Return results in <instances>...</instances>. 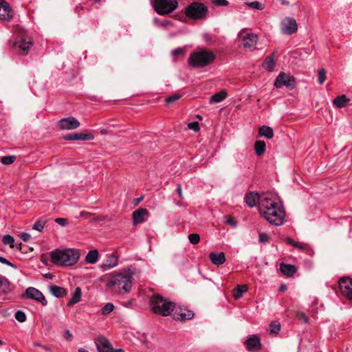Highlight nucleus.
<instances>
[{
	"instance_id": "1",
	"label": "nucleus",
	"mask_w": 352,
	"mask_h": 352,
	"mask_svg": "<svg viewBox=\"0 0 352 352\" xmlns=\"http://www.w3.org/2000/svg\"><path fill=\"white\" fill-rule=\"evenodd\" d=\"M258 212L266 221L276 226H280L285 221V208L278 197L275 194L271 192L261 194Z\"/></svg>"
},
{
	"instance_id": "2",
	"label": "nucleus",
	"mask_w": 352,
	"mask_h": 352,
	"mask_svg": "<svg viewBox=\"0 0 352 352\" xmlns=\"http://www.w3.org/2000/svg\"><path fill=\"white\" fill-rule=\"evenodd\" d=\"M133 273L130 270L111 274L107 279V287L111 292L122 294L128 293L132 288Z\"/></svg>"
},
{
	"instance_id": "3",
	"label": "nucleus",
	"mask_w": 352,
	"mask_h": 352,
	"mask_svg": "<svg viewBox=\"0 0 352 352\" xmlns=\"http://www.w3.org/2000/svg\"><path fill=\"white\" fill-rule=\"evenodd\" d=\"M52 262L59 266H71L76 264L80 257L79 251L74 248L56 249L50 254Z\"/></svg>"
},
{
	"instance_id": "4",
	"label": "nucleus",
	"mask_w": 352,
	"mask_h": 352,
	"mask_svg": "<svg viewBox=\"0 0 352 352\" xmlns=\"http://www.w3.org/2000/svg\"><path fill=\"white\" fill-rule=\"evenodd\" d=\"M150 306L155 314L167 316L173 311L174 303L159 294H155L150 299Z\"/></svg>"
},
{
	"instance_id": "5",
	"label": "nucleus",
	"mask_w": 352,
	"mask_h": 352,
	"mask_svg": "<svg viewBox=\"0 0 352 352\" xmlns=\"http://www.w3.org/2000/svg\"><path fill=\"white\" fill-rule=\"evenodd\" d=\"M215 58L214 54L212 52L206 50H200L192 52L188 60L189 65L203 68L210 65Z\"/></svg>"
},
{
	"instance_id": "6",
	"label": "nucleus",
	"mask_w": 352,
	"mask_h": 352,
	"mask_svg": "<svg viewBox=\"0 0 352 352\" xmlns=\"http://www.w3.org/2000/svg\"><path fill=\"white\" fill-rule=\"evenodd\" d=\"M177 0H155L154 9L160 15H165L173 12L177 8Z\"/></svg>"
},
{
	"instance_id": "7",
	"label": "nucleus",
	"mask_w": 352,
	"mask_h": 352,
	"mask_svg": "<svg viewBox=\"0 0 352 352\" xmlns=\"http://www.w3.org/2000/svg\"><path fill=\"white\" fill-rule=\"evenodd\" d=\"M208 12V8L201 3L194 2L188 6L185 10L186 15L193 19L204 18Z\"/></svg>"
},
{
	"instance_id": "8",
	"label": "nucleus",
	"mask_w": 352,
	"mask_h": 352,
	"mask_svg": "<svg viewBox=\"0 0 352 352\" xmlns=\"http://www.w3.org/2000/svg\"><path fill=\"white\" fill-rule=\"evenodd\" d=\"M280 29L282 34L292 35L298 30L296 21L293 17H285L280 21Z\"/></svg>"
},
{
	"instance_id": "9",
	"label": "nucleus",
	"mask_w": 352,
	"mask_h": 352,
	"mask_svg": "<svg viewBox=\"0 0 352 352\" xmlns=\"http://www.w3.org/2000/svg\"><path fill=\"white\" fill-rule=\"evenodd\" d=\"M23 298H28L39 302L43 306H46L47 301L41 291L35 287H28L21 296Z\"/></svg>"
},
{
	"instance_id": "10",
	"label": "nucleus",
	"mask_w": 352,
	"mask_h": 352,
	"mask_svg": "<svg viewBox=\"0 0 352 352\" xmlns=\"http://www.w3.org/2000/svg\"><path fill=\"white\" fill-rule=\"evenodd\" d=\"M274 86L277 88H280L283 86L294 88L295 87L294 77L284 72H280L274 81Z\"/></svg>"
},
{
	"instance_id": "11",
	"label": "nucleus",
	"mask_w": 352,
	"mask_h": 352,
	"mask_svg": "<svg viewBox=\"0 0 352 352\" xmlns=\"http://www.w3.org/2000/svg\"><path fill=\"white\" fill-rule=\"evenodd\" d=\"M175 320L180 321H185L193 318L194 313L192 311L187 309L186 307H177L174 306L173 311L170 314Z\"/></svg>"
},
{
	"instance_id": "12",
	"label": "nucleus",
	"mask_w": 352,
	"mask_h": 352,
	"mask_svg": "<svg viewBox=\"0 0 352 352\" xmlns=\"http://www.w3.org/2000/svg\"><path fill=\"white\" fill-rule=\"evenodd\" d=\"M339 287L341 293L348 299L352 300V278L342 277L339 280Z\"/></svg>"
},
{
	"instance_id": "13",
	"label": "nucleus",
	"mask_w": 352,
	"mask_h": 352,
	"mask_svg": "<svg viewBox=\"0 0 352 352\" xmlns=\"http://www.w3.org/2000/svg\"><path fill=\"white\" fill-rule=\"evenodd\" d=\"M58 126L60 129L71 130L76 129L80 126V122L74 117L64 118L58 122Z\"/></svg>"
},
{
	"instance_id": "14",
	"label": "nucleus",
	"mask_w": 352,
	"mask_h": 352,
	"mask_svg": "<svg viewBox=\"0 0 352 352\" xmlns=\"http://www.w3.org/2000/svg\"><path fill=\"white\" fill-rule=\"evenodd\" d=\"M13 18V11L5 0H0V19L10 21Z\"/></svg>"
},
{
	"instance_id": "15",
	"label": "nucleus",
	"mask_w": 352,
	"mask_h": 352,
	"mask_svg": "<svg viewBox=\"0 0 352 352\" xmlns=\"http://www.w3.org/2000/svg\"><path fill=\"white\" fill-rule=\"evenodd\" d=\"M261 199V194L259 195L256 192H250L246 193L244 196V201L248 206L253 208L258 205V210H259V204Z\"/></svg>"
},
{
	"instance_id": "16",
	"label": "nucleus",
	"mask_w": 352,
	"mask_h": 352,
	"mask_svg": "<svg viewBox=\"0 0 352 352\" xmlns=\"http://www.w3.org/2000/svg\"><path fill=\"white\" fill-rule=\"evenodd\" d=\"M258 42V36L254 33H248L243 37L242 45L243 47L252 50L255 48V46Z\"/></svg>"
},
{
	"instance_id": "17",
	"label": "nucleus",
	"mask_w": 352,
	"mask_h": 352,
	"mask_svg": "<svg viewBox=\"0 0 352 352\" xmlns=\"http://www.w3.org/2000/svg\"><path fill=\"white\" fill-rule=\"evenodd\" d=\"M32 45L33 43L30 39L21 38L19 41L15 42L14 46L15 49L18 50L19 54H26Z\"/></svg>"
},
{
	"instance_id": "18",
	"label": "nucleus",
	"mask_w": 352,
	"mask_h": 352,
	"mask_svg": "<svg viewBox=\"0 0 352 352\" xmlns=\"http://www.w3.org/2000/svg\"><path fill=\"white\" fill-rule=\"evenodd\" d=\"M15 288L14 285L8 278L0 275V295H7Z\"/></svg>"
},
{
	"instance_id": "19",
	"label": "nucleus",
	"mask_w": 352,
	"mask_h": 352,
	"mask_svg": "<svg viewBox=\"0 0 352 352\" xmlns=\"http://www.w3.org/2000/svg\"><path fill=\"white\" fill-rule=\"evenodd\" d=\"M95 344L98 352H110L111 344L104 336H100L95 339Z\"/></svg>"
},
{
	"instance_id": "20",
	"label": "nucleus",
	"mask_w": 352,
	"mask_h": 352,
	"mask_svg": "<svg viewBox=\"0 0 352 352\" xmlns=\"http://www.w3.org/2000/svg\"><path fill=\"white\" fill-rule=\"evenodd\" d=\"M94 136L90 133H72L64 137L66 140H92Z\"/></svg>"
},
{
	"instance_id": "21",
	"label": "nucleus",
	"mask_w": 352,
	"mask_h": 352,
	"mask_svg": "<svg viewBox=\"0 0 352 352\" xmlns=\"http://www.w3.org/2000/svg\"><path fill=\"white\" fill-rule=\"evenodd\" d=\"M246 348L248 351H256L261 348L260 339L256 335H251L245 340Z\"/></svg>"
},
{
	"instance_id": "22",
	"label": "nucleus",
	"mask_w": 352,
	"mask_h": 352,
	"mask_svg": "<svg viewBox=\"0 0 352 352\" xmlns=\"http://www.w3.org/2000/svg\"><path fill=\"white\" fill-rule=\"evenodd\" d=\"M148 211L145 208H138L133 212V219L135 224L143 223L146 221L145 217L148 215Z\"/></svg>"
},
{
	"instance_id": "23",
	"label": "nucleus",
	"mask_w": 352,
	"mask_h": 352,
	"mask_svg": "<svg viewBox=\"0 0 352 352\" xmlns=\"http://www.w3.org/2000/svg\"><path fill=\"white\" fill-rule=\"evenodd\" d=\"M209 258L211 262L216 265H222L226 261V256L223 252L218 254L212 252L209 254Z\"/></svg>"
},
{
	"instance_id": "24",
	"label": "nucleus",
	"mask_w": 352,
	"mask_h": 352,
	"mask_svg": "<svg viewBox=\"0 0 352 352\" xmlns=\"http://www.w3.org/2000/svg\"><path fill=\"white\" fill-rule=\"evenodd\" d=\"M274 58H275V53L273 52L270 55H269L268 56H267L265 58V59L264 60V61L262 64V67L265 69H266L269 72L273 71L274 69V67H275Z\"/></svg>"
},
{
	"instance_id": "25",
	"label": "nucleus",
	"mask_w": 352,
	"mask_h": 352,
	"mask_svg": "<svg viewBox=\"0 0 352 352\" xmlns=\"http://www.w3.org/2000/svg\"><path fill=\"white\" fill-rule=\"evenodd\" d=\"M50 291L56 298H63L67 295V291L63 287L58 285L50 286Z\"/></svg>"
},
{
	"instance_id": "26",
	"label": "nucleus",
	"mask_w": 352,
	"mask_h": 352,
	"mask_svg": "<svg viewBox=\"0 0 352 352\" xmlns=\"http://www.w3.org/2000/svg\"><path fill=\"white\" fill-rule=\"evenodd\" d=\"M259 135L267 139H272L274 136V131L271 126L263 125L258 129Z\"/></svg>"
},
{
	"instance_id": "27",
	"label": "nucleus",
	"mask_w": 352,
	"mask_h": 352,
	"mask_svg": "<svg viewBox=\"0 0 352 352\" xmlns=\"http://www.w3.org/2000/svg\"><path fill=\"white\" fill-rule=\"evenodd\" d=\"M280 270L283 274L288 276H293L296 272V267L291 264L281 263Z\"/></svg>"
},
{
	"instance_id": "28",
	"label": "nucleus",
	"mask_w": 352,
	"mask_h": 352,
	"mask_svg": "<svg viewBox=\"0 0 352 352\" xmlns=\"http://www.w3.org/2000/svg\"><path fill=\"white\" fill-rule=\"evenodd\" d=\"M82 296L81 289L78 287L75 289L74 292L72 294V298L67 302V306L71 307L80 301Z\"/></svg>"
},
{
	"instance_id": "29",
	"label": "nucleus",
	"mask_w": 352,
	"mask_h": 352,
	"mask_svg": "<svg viewBox=\"0 0 352 352\" xmlns=\"http://www.w3.org/2000/svg\"><path fill=\"white\" fill-rule=\"evenodd\" d=\"M350 100L346 97V95L342 94L336 97L333 100V104L338 108H342L346 106Z\"/></svg>"
},
{
	"instance_id": "30",
	"label": "nucleus",
	"mask_w": 352,
	"mask_h": 352,
	"mask_svg": "<svg viewBox=\"0 0 352 352\" xmlns=\"http://www.w3.org/2000/svg\"><path fill=\"white\" fill-rule=\"evenodd\" d=\"M266 144L264 141L256 140L254 145L255 153L258 156H261L265 152Z\"/></svg>"
},
{
	"instance_id": "31",
	"label": "nucleus",
	"mask_w": 352,
	"mask_h": 352,
	"mask_svg": "<svg viewBox=\"0 0 352 352\" xmlns=\"http://www.w3.org/2000/svg\"><path fill=\"white\" fill-rule=\"evenodd\" d=\"M118 265V259L116 256L111 255L105 261L103 264L104 270L111 269Z\"/></svg>"
},
{
	"instance_id": "32",
	"label": "nucleus",
	"mask_w": 352,
	"mask_h": 352,
	"mask_svg": "<svg viewBox=\"0 0 352 352\" xmlns=\"http://www.w3.org/2000/svg\"><path fill=\"white\" fill-rule=\"evenodd\" d=\"M227 96V93L226 91H220L219 92L213 94L210 98V102H221L223 101Z\"/></svg>"
},
{
	"instance_id": "33",
	"label": "nucleus",
	"mask_w": 352,
	"mask_h": 352,
	"mask_svg": "<svg viewBox=\"0 0 352 352\" xmlns=\"http://www.w3.org/2000/svg\"><path fill=\"white\" fill-rule=\"evenodd\" d=\"M98 252L96 250L89 251L85 256L86 262L90 264L96 263L98 261Z\"/></svg>"
},
{
	"instance_id": "34",
	"label": "nucleus",
	"mask_w": 352,
	"mask_h": 352,
	"mask_svg": "<svg viewBox=\"0 0 352 352\" xmlns=\"http://www.w3.org/2000/svg\"><path fill=\"white\" fill-rule=\"evenodd\" d=\"M153 23L155 25L161 27L163 28H168V27L173 26V23L172 21H170L169 20H166V19L160 20L157 18L153 19Z\"/></svg>"
},
{
	"instance_id": "35",
	"label": "nucleus",
	"mask_w": 352,
	"mask_h": 352,
	"mask_svg": "<svg viewBox=\"0 0 352 352\" xmlns=\"http://www.w3.org/2000/svg\"><path fill=\"white\" fill-rule=\"evenodd\" d=\"M280 329V324L278 322H272L269 326V331L272 335H276Z\"/></svg>"
},
{
	"instance_id": "36",
	"label": "nucleus",
	"mask_w": 352,
	"mask_h": 352,
	"mask_svg": "<svg viewBox=\"0 0 352 352\" xmlns=\"http://www.w3.org/2000/svg\"><path fill=\"white\" fill-rule=\"evenodd\" d=\"M246 291H247L246 285H237L236 288L234 290V298L236 299L241 298Z\"/></svg>"
},
{
	"instance_id": "37",
	"label": "nucleus",
	"mask_w": 352,
	"mask_h": 352,
	"mask_svg": "<svg viewBox=\"0 0 352 352\" xmlns=\"http://www.w3.org/2000/svg\"><path fill=\"white\" fill-rule=\"evenodd\" d=\"M286 243L287 244H289V245L294 246V248H298L301 250H303L305 249V247L303 245V244H302L299 242L295 241L294 240H293L292 239H291L289 237H287L286 239Z\"/></svg>"
},
{
	"instance_id": "38",
	"label": "nucleus",
	"mask_w": 352,
	"mask_h": 352,
	"mask_svg": "<svg viewBox=\"0 0 352 352\" xmlns=\"http://www.w3.org/2000/svg\"><path fill=\"white\" fill-rule=\"evenodd\" d=\"M286 243L287 244H289V245L294 246V248H298L301 250H303L305 249V247L303 245V244H302L299 242L295 241L294 240H293L292 239H291L289 237H287L286 239Z\"/></svg>"
},
{
	"instance_id": "39",
	"label": "nucleus",
	"mask_w": 352,
	"mask_h": 352,
	"mask_svg": "<svg viewBox=\"0 0 352 352\" xmlns=\"http://www.w3.org/2000/svg\"><path fill=\"white\" fill-rule=\"evenodd\" d=\"M16 157L14 155H6L1 157V162L4 165H10L14 162Z\"/></svg>"
},
{
	"instance_id": "40",
	"label": "nucleus",
	"mask_w": 352,
	"mask_h": 352,
	"mask_svg": "<svg viewBox=\"0 0 352 352\" xmlns=\"http://www.w3.org/2000/svg\"><path fill=\"white\" fill-rule=\"evenodd\" d=\"M247 6L257 10H262L265 8L264 5L257 1L247 3Z\"/></svg>"
},
{
	"instance_id": "41",
	"label": "nucleus",
	"mask_w": 352,
	"mask_h": 352,
	"mask_svg": "<svg viewBox=\"0 0 352 352\" xmlns=\"http://www.w3.org/2000/svg\"><path fill=\"white\" fill-rule=\"evenodd\" d=\"M115 308V306L111 302L107 303L102 308V315H107L111 313L112 311H113Z\"/></svg>"
},
{
	"instance_id": "42",
	"label": "nucleus",
	"mask_w": 352,
	"mask_h": 352,
	"mask_svg": "<svg viewBox=\"0 0 352 352\" xmlns=\"http://www.w3.org/2000/svg\"><path fill=\"white\" fill-rule=\"evenodd\" d=\"M16 320L19 322H23L26 320V315L23 311L19 310L14 314Z\"/></svg>"
},
{
	"instance_id": "43",
	"label": "nucleus",
	"mask_w": 352,
	"mask_h": 352,
	"mask_svg": "<svg viewBox=\"0 0 352 352\" xmlns=\"http://www.w3.org/2000/svg\"><path fill=\"white\" fill-rule=\"evenodd\" d=\"M2 242L6 245L9 244L11 248H13L14 239L10 234H6L3 236Z\"/></svg>"
},
{
	"instance_id": "44",
	"label": "nucleus",
	"mask_w": 352,
	"mask_h": 352,
	"mask_svg": "<svg viewBox=\"0 0 352 352\" xmlns=\"http://www.w3.org/2000/svg\"><path fill=\"white\" fill-rule=\"evenodd\" d=\"M45 225V222L44 221L38 220L33 225L32 229L36 230L38 232H42L44 228Z\"/></svg>"
},
{
	"instance_id": "45",
	"label": "nucleus",
	"mask_w": 352,
	"mask_h": 352,
	"mask_svg": "<svg viewBox=\"0 0 352 352\" xmlns=\"http://www.w3.org/2000/svg\"><path fill=\"white\" fill-rule=\"evenodd\" d=\"M188 239L190 243L196 245L199 242L200 236L197 233H192L188 235Z\"/></svg>"
},
{
	"instance_id": "46",
	"label": "nucleus",
	"mask_w": 352,
	"mask_h": 352,
	"mask_svg": "<svg viewBox=\"0 0 352 352\" xmlns=\"http://www.w3.org/2000/svg\"><path fill=\"white\" fill-rule=\"evenodd\" d=\"M326 80V72L324 69H321L318 71V83L322 85Z\"/></svg>"
},
{
	"instance_id": "47",
	"label": "nucleus",
	"mask_w": 352,
	"mask_h": 352,
	"mask_svg": "<svg viewBox=\"0 0 352 352\" xmlns=\"http://www.w3.org/2000/svg\"><path fill=\"white\" fill-rule=\"evenodd\" d=\"M270 237L265 232H261L258 234V241L261 243H266L269 241Z\"/></svg>"
},
{
	"instance_id": "48",
	"label": "nucleus",
	"mask_w": 352,
	"mask_h": 352,
	"mask_svg": "<svg viewBox=\"0 0 352 352\" xmlns=\"http://www.w3.org/2000/svg\"><path fill=\"white\" fill-rule=\"evenodd\" d=\"M180 98H181V95L179 94H175L166 98L165 101L166 103H173L175 101L179 99Z\"/></svg>"
},
{
	"instance_id": "49",
	"label": "nucleus",
	"mask_w": 352,
	"mask_h": 352,
	"mask_svg": "<svg viewBox=\"0 0 352 352\" xmlns=\"http://www.w3.org/2000/svg\"><path fill=\"white\" fill-rule=\"evenodd\" d=\"M0 263L7 265L14 269L17 268V266L14 263H11L7 258H6L5 257L1 256H0Z\"/></svg>"
},
{
	"instance_id": "50",
	"label": "nucleus",
	"mask_w": 352,
	"mask_h": 352,
	"mask_svg": "<svg viewBox=\"0 0 352 352\" xmlns=\"http://www.w3.org/2000/svg\"><path fill=\"white\" fill-rule=\"evenodd\" d=\"M188 129L194 131H198L199 130V125L197 122H192L188 123Z\"/></svg>"
},
{
	"instance_id": "51",
	"label": "nucleus",
	"mask_w": 352,
	"mask_h": 352,
	"mask_svg": "<svg viewBox=\"0 0 352 352\" xmlns=\"http://www.w3.org/2000/svg\"><path fill=\"white\" fill-rule=\"evenodd\" d=\"M212 3L218 6H227L229 3L227 0H212Z\"/></svg>"
},
{
	"instance_id": "52",
	"label": "nucleus",
	"mask_w": 352,
	"mask_h": 352,
	"mask_svg": "<svg viewBox=\"0 0 352 352\" xmlns=\"http://www.w3.org/2000/svg\"><path fill=\"white\" fill-rule=\"evenodd\" d=\"M55 222L61 226H65L68 224V220L65 218H56Z\"/></svg>"
},
{
	"instance_id": "53",
	"label": "nucleus",
	"mask_w": 352,
	"mask_h": 352,
	"mask_svg": "<svg viewBox=\"0 0 352 352\" xmlns=\"http://www.w3.org/2000/svg\"><path fill=\"white\" fill-rule=\"evenodd\" d=\"M185 52L184 48L183 47H177L171 51L172 55H180L183 54Z\"/></svg>"
},
{
	"instance_id": "54",
	"label": "nucleus",
	"mask_w": 352,
	"mask_h": 352,
	"mask_svg": "<svg viewBox=\"0 0 352 352\" xmlns=\"http://www.w3.org/2000/svg\"><path fill=\"white\" fill-rule=\"evenodd\" d=\"M298 317L300 320L303 321L305 323H307L309 322L307 316L302 312L298 314Z\"/></svg>"
},
{
	"instance_id": "55",
	"label": "nucleus",
	"mask_w": 352,
	"mask_h": 352,
	"mask_svg": "<svg viewBox=\"0 0 352 352\" xmlns=\"http://www.w3.org/2000/svg\"><path fill=\"white\" fill-rule=\"evenodd\" d=\"M133 302H134V300L130 299V300L122 302L121 304L122 306H124L125 307H131L133 305Z\"/></svg>"
},
{
	"instance_id": "56",
	"label": "nucleus",
	"mask_w": 352,
	"mask_h": 352,
	"mask_svg": "<svg viewBox=\"0 0 352 352\" xmlns=\"http://www.w3.org/2000/svg\"><path fill=\"white\" fill-rule=\"evenodd\" d=\"M30 238V234L27 233V232H23L21 234V239L26 242L28 241Z\"/></svg>"
},
{
	"instance_id": "57",
	"label": "nucleus",
	"mask_w": 352,
	"mask_h": 352,
	"mask_svg": "<svg viewBox=\"0 0 352 352\" xmlns=\"http://www.w3.org/2000/svg\"><path fill=\"white\" fill-rule=\"evenodd\" d=\"M175 192L177 193V195L180 199H183L182 192V186L180 184H177Z\"/></svg>"
},
{
	"instance_id": "58",
	"label": "nucleus",
	"mask_w": 352,
	"mask_h": 352,
	"mask_svg": "<svg viewBox=\"0 0 352 352\" xmlns=\"http://www.w3.org/2000/svg\"><path fill=\"white\" fill-rule=\"evenodd\" d=\"M64 336L66 339H70L72 338V335L69 330H66L65 332Z\"/></svg>"
},
{
	"instance_id": "59",
	"label": "nucleus",
	"mask_w": 352,
	"mask_h": 352,
	"mask_svg": "<svg viewBox=\"0 0 352 352\" xmlns=\"http://www.w3.org/2000/svg\"><path fill=\"white\" fill-rule=\"evenodd\" d=\"M226 223L229 225H231V226H235L236 225V223L235 221L232 219H228L227 221H226Z\"/></svg>"
},
{
	"instance_id": "60",
	"label": "nucleus",
	"mask_w": 352,
	"mask_h": 352,
	"mask_svg": "<svg viewBox=\"0 0 352 352\" xmlns=\"http://www.w3.org/2000/svg\"><path fill=\"white\" fill-rule=\"evenodd\" d=\"M110 352H124V351L122 349H113V347H111Z\"/></svg>"
},
{
	"instance_id": "61",
	"label": "nucleus",
	"mask_w": 352,
	"mask_h": 352,
	"mask_svg": "<svg viewBox=\"0 0 352 352\" xmlns=\"http://www.w3.org/2000/svg\"><path fill=\"white\" fill-rule=\"evenodd\" d=\"M287 285H285V284H283V285H281L280 286V291H285V290H287Z\"/></svg>"
},
{
	"instance_id": "62",
	"label": "nucleus",
	"mask_w": 352,
	"mask_h": 352,
	"mask_svg": "<svg viewBox=\"0 0 352 352\" xmlns=\"http://www.w3.org/2000/svg\"><path fill=\"white\" fill-rule=\"evenodd\" d=\"M282 4H284L285 6H289V3L286 0H279Z\"/></svg>"
},
{
	"instance_id": "63",
	"label": "nucleus",
	"mask_w": 352,
	"mask_h": 352,
	"mask_svg": "<svg viewBox=\"0 0 352 352\" xmlns=\"http://www.w3.org/2000/svg\"><path fill=\"white\" fill-rule=\"evenodd\" d=\"M78 352H89V351L83 348H80V349H78Z\"/></svg>"
},
{
	"instance_id": "64",
	"label": "nucleus",
	"mask_w": 352,
	"mask_h": 352,
	"mask_svg": "<svg viewBox=\"0 0 352 352\" xmlns=\"http://www.w3.org/2000/svg\"><path fill=\"white\" fill-rule=\"evenodd\" d=\"M144 197L142 196L140 197L139 198H138L136 199V202L137 203H139L140 201H141L142 200H143Z\"/></svg>"
}]
</instances>
